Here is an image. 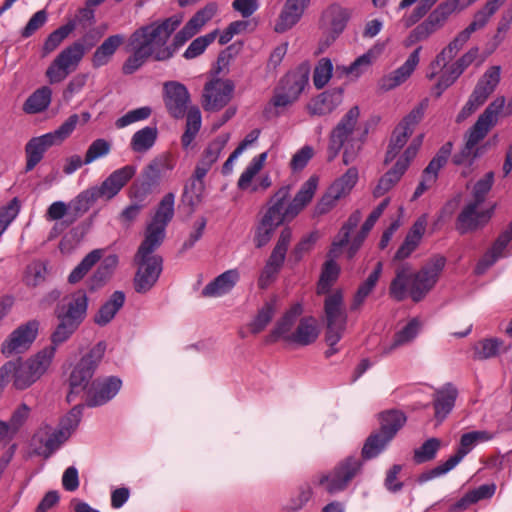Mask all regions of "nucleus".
<instances>
[{
	"instance_id": "42",
	"label": "nucleus",
	"mask_w": 512,
	"mask_h": 512,
	"mask_svg": "<svg viewBox=\"0 0 512 512\" xmlns=\"http://www.w3.org/2000/svg\"><path fill=\"white\" fill-rule=\"evenodd\" d=\"M42 433L47 436L45 440L42 438L39 439L45 447L44 451L41 453L45 458H49L69 438V432L67 430L58 428L51 431V428L47 425L40 429V432L35 438H38Z\"/></svg>"
},
{
	"instance_id": "26",
	"label": "nucleus",
	"mask_w": 512,
	"mask_h": 512,
	"mask_svg": "<svg viewBox=\"0 0 512 512\" xmlns=\"http://www.w3.org/2000/svg\"><path fill=\"white\" fill-rule=\"evenodd\" d=\"M302 312L303 308L300 303L292 305L276 322L274 328L266 336L265 343L272 344L277 342L280 338L287 342V336L291 334L290 331Z\"/></svg>"
},
{
	"instance_id": "33",
	"label": "nucleus",
	"mask_w": 512,
	"mask_h": 512,
	"mask_svg": "<svg viewBox=\"0 0 512 512\" xmlns=\"http://www.w3.org/2000/svg\"><path fill=\"white\" fill-rule=\"evenodd\" d=\"M318 335L316 320L313 317H304L299 321L295 331L287 336V342L307 346L314 343Z\"/></svg>"
},
{
	"instance_id": "50",
	"label": "nucleus",
	"mask_w": 512,
	"mask_h": 512,
	"mask_svg": "<svg viewBox=\"0 0 512 512\" xmlns=\"http://www.w3.org/2000/svg\"><path fill=\"white\" fill-rule=\"evenodd\" d=\"M402 169L403 166H401V164H394V166L379 179L378 184L373 190V196L379 198L390 191L404 175Z\"/></svg>"
},
{
	"instance_id": "7",
	"label": "nucleus",
	"mask_w": 512,
	"mask_h": 512,
	"mask_svg": "<svg viewBox=\"0 0 512 512\" xmlns=\"http://www.w3.org/2000/svg\"><path fill=\"white\" fill-rule=\"evenodd\" d=\"M105 351V342H98L73 366L68 378L69 392L66 396L69 403L90 387L89 383L102 361Z\"/></svg>"
},
{
	"instance_id": "51",
	"label": "nucleus",
	"mask_w": 512,
	"mask_h": 512,
	"mask_svg": "<svg viewBox=\"0 0 512 512\" xmlns=\"http://www.w3.org/2000/svg\"><path fill=\"white\" fill-rule=\"evenodd\" d=\"M103 250L95 249L88 253L68 276V282L76 284L81 281L90 269L101 259Z\"/></svg>"
},
{
	"instance_id": "8",
	"label": "nucleus",
	"mask_w": 512,
	"mask_h": 512,
	"mask_svg": "<svg viewBox=\"0 0 512 512\" xmlns=\"http://www.w3.org/2000/svg\"><path fill=\"white\" fill-rule=\"evenodd\" d=\"M311 67L309 62L300 63L288 71L274 88L271 103L276 108H284L295 103L309 85Z\"/></svg>"
},
{
	"instance_id": "47",
	"label": "nucleus",
	"mask_w": 512,
	"mask_h": 512,
	"mask_svg": "<svg viewBox=\"0 0 512 512\" xmlns=\"http://www.w3.org/2000/svg\"><path fill=\"white\" fill-rule=\"evenodd\" d=\"M52 90L41 87L34 91L24 102L23 110L28 114L40 113L48 108L51 103Z\"/></svg>"
},
{
	"instance_id": "5",
	"label": "nucleus",
	"mask_w": 512,
	"mask_h": 512,
	"mask_svg": "<svg viewBox=\"0 0 512 512\" xmlns=\"http://www.w3.org/2000/svg\"><path fill=\"white\" fill-rule=\"evenodd\" d=\"M80 117L82 123H87L91 115L89 112H82L80 116L72 114L55 131L31 138L25 145V171H32L50 147L65 140L74 131Z\"/></svg>"
},
{
	"instance_id": "11",
	"label": "nucleus",
	"mask_w": 512,
	"mask_h": 512,
	"mask_svg": "<svg viewBox=\"0 0 512 512\" xmlns=\"http://www.w3.org/2000/svg\"><path fill=\"white\" fill-rule=\"evenodd\" d=\"M426 108L427 100L425 99L413 108L394 128L385 154V164L392 162L405 146L416 126L423 119Z\"/></svg>"
},
{
	"instance_id": "29",
	"label": "nucleus",
	"mask_w": 512,
	"mask_h": 512,
	"mask_svg": "<svg viewBox=\"0 0 512 512\" xmlns=\"http://www.w3.org/2000/svg\"><path fill=\"white\" fill-rule=\"evenodd\" d=\"M309 1L310 0H286L275 25V31L283 33L291 29L302 17Z\"/></svg>"
},
{
	"instance_id": "22",
	"label": "nucleus",
	"mask_w": 512,
	"mask_h": 512,
	"mask_svg": "<svg viewBox=\"0 0 512 512\" xmlns=\"http://www.w3.org/2000/svg\"><path fill=\"white\" fill-rule=\"evenodd\" d=\"M479 206L480 205L469 202L459 213L455 228L461 235L478 230L491 219L494 206L486 210L478 211Z\"/></svg>"
},
{
	"instance_id": "17",
	"label": "nucleus",
	"mask_w": 512,
	"mask_h": 512,
	"mask_svg": "<svg viewBox=\"0 0 512 512\" xmlns=\"http://www.w3.org/2000/svg\"><path fill=\"white\" fill-rule=\"evenodd\" d=\"M234 91L233 81L212 79L204 85L202 107L205 111H219L231 100Z\"/></svg>"
},
{
	"instance_id": "48",
	"label": "nucleus",
	"mask_w": 512,
	"mask_h": 512,
	"mask_svg": "<svg viewBox=\"0 0 512 512\" xmlns=\"http://www.w3.org/2000/svg\"><path fill=\"white\" fill-rule=\"evenodd\" d=\"M505 1L506 0H489L482 9L474 14L472 22L464 30L471 36L475 31L484 28L490 17Z\"/></svg>"
},
{
	"instance_id": "12",
	"label": "nucleus",
	"mask_w": 512,
	"mask_h": 512,
	"mask_svg": "<svg viewBox=\"0 0 512 512\" xmlns=\"http://www.w3.org/2000/svg\"><path fill=\"white\" fill-rule=\"evenodd\" d=\"M491 438L487 431H472L465 433L460 438V444L456 453L449 457L444 463L421 473L417 481L424 483L435 477L441 476L452 470L475 446L479 441H487Z\"/></svg>"
},
{
	"instance_id": "44",
	"label": "nucleus",
	"mask_w": 512,
	"mask_h": 512,
	"mask_svg": "<svg viewBox=\"0 0 512 512\" xmlns=\"http://www.w3.org/2000/svg\"><path fill=\"white\" fill-rule=\"evenodd\" d=\"M118 263L117 257L114 255L106 257L96 271L89 278L88 286L91 291H95L104 286L113 274Z\"/></svg>"
},
{
	"instance_id": "38",
	"label": "nucleus",
	"mask_w": 512,
	"mask_h": 512,
	"mask_svg": "<svg viewBox=\"0 0 512 512\" xmlns=\"http://www.w3.org/2000/svg\"><path fill=\"white\" fill-rule=\"evenodd\" d=\"M93 187H90L78 194L69 204V222L74 223L81 218L90 207L98 200Z\"/></svg>"
},
{
	"instance_id": "20",
	"label": "nucleus",
	"mask_w": 512,
	"mask_h": 512,
	"mask_svg": "<svg viewBox=\"0 0 512 512\" xmlns=\"http://www.w3.org/2000/svg\"><path fill=\"white\" fill-rule=\"evenodd\" d=\"M122 386V381L115 376L97 378L92 381L86 391L88 407L102 406L116 396Z\"/></svg>"
},
{
	"instance_id": "16",
	"label": "nucleus",
	"mask_w": 512,
	"mask_h": 512,
	"mask_svg": "<svg viewBox=\"0 0 512 512\" xmlns=\"http://www.w3.org/2000/svg\"><path fill=\"white\" fill-rule=\"evenodd\" d=\"M180 23L181 19L173 16L163 20L161 23L155 22L142 27L133 33L134 42L142 39L155 50L164 48L170 35L177 29Z\"/></svg>"
},
{
	"instance_id": "59",
	"label": "nucleus",
	"mask_w": 512,
	"mask_h": 512,
	"mask_svg": "<svg viewBox=\"0 0 512 512\" xmlns=\"http://www.w3.org/2000/svg\"><path fill=\"white\" fill-rule=\"evenodd\" d=\"M437 30L438 29L428 19H426L410 31L404 41V45L405 47H411L418 42L425 41Z\"/></svg>"
},
{
	"instance_id": "49",
	"label": "nucleus",
	"mask_w": 512,
	"mask_h": 512,
	"mask_svg": "<svg viewBox=\"0 0 512 512\" xmlns=\"http://www.w3.org/2000/svg\"><path fill=\"white\" fill-rule=\"evenodd\" d=\"M381 272L382 263L378 262L368 278L358 287L351 304V310H357L364 303L365 299L375 288Z\"/></svg>"
},
{
	"instance_id": "34",
	"label": "nucleus",
	"mask_w": 512,
	"mask_h": 512,
	"mask_svg": "<svg viewBox=\"0 0 512 512\" xmlns=\"http://www.w3.org/2000/svg\"><path fill=\"white\" fill-rule=\"evenodd\" d=\"M510 346H505L503 340L496 337L485 338L475 342L472 346L474 360L483 361L497 357L501 352L506 353Z\"/></svg>"
},
{
	"instance_id": "39",
	"label": "nucleus",
	"mask_w": 512,
	"mask_h": 512,
	"mask_svg": "<svg viewBox=\"0 0 512 512\" xmlns=\"http://www.w3.org/2000/svg\"><path fill=\"white\" fill-rule=\"evenodd\" d=\"M124 43V36L112 35L96 49L92 57V65L95 68L106 65L116 50Z\"/></svg>"
},
{
	"instance_id": "32",
	"label": "nucleus",
	"mask_w": 512,
	"mask_h": 512,
	"mask_svg": "<svg viewBox=\"0 0 512 512\" xmlns=\"http://www.w3.org/2000/svg\"><path fill=\"white\" fill-rule=\"evenodd\" d=\"M125 300L126 295L123 291H115L94 315V323L101 327L106 326L123 307Z\"/></svg>"
},
{
	"instance_id": "4",
	"label": "nucleus",
	"mask_w": 512,
	"mask_h": 512,
	"mask_svg": "<svg viewBox=\"0 0 512 512\" xmlns=\"http://www.w3.org/2000/svg\"><path fill=\"white\" fill-rule=\"evenodd\" d=\"M160 242L144 239L134 255L136 272L133 279L134 290L144 294L152 289L163 270V258L156 253Z\"/></svg>"
},
{
	"instance_id": "37",
	"label": "nucleus",
	"mask_w": 512,
	"mask_h": 512,
	"mask_svg": "<svg viewBox=\"0 0 512 512\" xmlns=\"http://www.w3.org/2000/svg\"><path fill=\"white\" fill-rule=\"evenodd\" d=\"M278 309V296L273 295L258 310L254 319L249 323L250 332L254 335L261 333L272 321Z\"/></svg>"
},
{
	"instance_id": "43",
	"label": "nucleus",
	"mask_w": 512,
	"mask_h": 512,
	"mask_svg": "<svg viewBox=\"0 0 512 512\" xmlns=\"http://www.w3.org/2000/svg\"><path fill=\"white\" fill-rule=\"evenodd\" d=\"M330 259L326 260L323 264L322 271L320 274L319 281L317 283V294H328L331 286L337 281L340 274V267L334 261L333 257L336 256V250L332 255H329Z\"/></svg>"
},
{
	"instance_id": "56",
	"label": "nucleus",
	"mask_w": 512,
	"mask_h": 512,
	"mask_svg": "<svg viewBox=\"0 0 512 512\" xmlns=\"http://www.w3.org/2000/svg\"><path fill=\"white\" fill-rule=\"evenodd\" d=\"M57 319L59 323L51 335L52 344L49 346L54 348V354L56 353L57 346L66 342L80 326L63 318Z\"/></svg>"
},
{
	"instance_id": "31",
	"label": "nucleus",
	"mask_w": 512,
	"mask_h": 512,
	"mask_svg": "<svg viewBox=\"0 0 512 512\" xmlns=\"http://www.w3.org/2000/svg\"><path fill=\"white\" fill-rule=\"evenodd\" d=\"M500 73V66H491L487 69L483 76L478 80L471 96H473L475 100L477 99L484 104L499 84Z\"/></svg>"
},
{
	"instance_id": "60",
	"label": "nucleus",
	"mask_w": 512,
	"mask_h": 512,
	"mask_svg": "<svg viewBox=\"0 0 512 512\" xmlns=\"http://www.w3.org/2000/svg\"><path fill=\"white\" fill-rule=\"evenodd\" d=\"M360 220H361V213L359 211H355L349 216L348 220L342 226V228L339 232L340 239H338L332 243V247L329 251V255H332V253H334L335 250L342 248L348 244L350 233L354 228L357 227Z\"/></svg>"
},
{
	"instance_id": "18",
	"label": "nucleus",
	"mask_w": 512,
	"mask_h": 512,
	"mask_svg": "<svg viewBox=\"0 0 512 512\" xmlns=\"http://www.w3.org/2000/svg\"><path fill=\"white\" fill-rule=\"evenodd\" d=\"M358 180L356 167L349 168L340 178L334 181L327 193L321 198L316 206L319 214L327 213L341 197L350 193Z\"/></svg>"
},
{
	"instance_id": "14",
	"label": "nucleus",
	"mask_w": 512,
	"mask_h": 512,
	"mask_svg": "<svg viewBox=\"0 0 512 512\" xmlns=\"http://www.w3.org/2000/svg\"><path fill=\"white\" fill-rule=\"evenodd\" d=\"M175 195L169 192L163 196L157 205L151 222L147 225L144 239L163 243L166 227L174 217Z\"/></svg>"
},
{
	"instance_id": "23",
	"label": "nucleus",
	"mask_w": 512,
	"mask_h": 512,
	"mask_svg": "<svg viewBox=\"0 0 512 512\" xmlns=\"http://www.w3.org/2000/svg\"><path fill=\"white\" fill-rule=\"evenodd\" d=\"M88 297L83 290H78L63 299L55 311L57 318H63L80 325L86 317Z\"/></svg>"
},
{
	"instance_id": "24",
	"label": "nucleus",
	"mask_w": 512,
	"mask_h": 512,
	"mask_svg": "<svg viewBox=\"0 0 512 512\" xmlns=\"http://www.w3.org/2000/svg\"><path fill=\"white\" fill-rule=\"evenodd\" d=\"M343 88L328 89L311 98L306 105L311 116H326L331 114L343 101Z\"/></svg>"
},
{
	"instance_id": "54",
	"label": "nucleus",
	"mask_w": 512,
	"mask_h": 512,
	"mask_svg": "<svg viewBox=\"0 0 512 512\" xmlns=\"http://www.w3.org/2000/svg\"><path fill=\"white\" fill-rule=\"evenodd\" d=\"M204 189L203 181L194 180L192 178L190 179V183L185 186L182 202L189 206V213H193L196 206L201 202Z\"/></svg>"
},
{
	"instance_id": "36",
	"label": "nucleus",
	"mask_w": 512,
	"mask_h": 512,
	"mask_svg": "<svg viewBox=\"0 0 512 512\" xmlns=\"http://www.w3.org/2000/svg\"><path fill=\"white\" fill-rule=\"evenodd\" d=\"M326 323L347 324V314L344 308L343 294L340 290L329 294L324 300Z\"/></svg>"
},
{
	"instance_id": "63",
	"label": "nucleus",
	"mask_w": 512,
	"mask_h": 512,
	"mask_svg": "<svg viewBox=\"0 0 512 512\" xmlns=\"http://www.w3.org/2000/svg\"><path fill=\"white\" fill-rule=\"evenodd\" d=\"M333 64L329 58H321L313 73V83L317 89H322L331 79Z\"/></svg>"
},
{
	"instance_id": "35",
	"label": "nucleus",
	"mask_w": 512,
	"mask_h": 512,
	"mask_svg": "<svg viewBox=\"0 0 512 512\" xmlns=\"http://www.w3.org/2000/svg\"><path fill=\"white\" fill-rule=\"evenodd\" d=\"M239 280L236 269L225 271L208 283L202 290L204 297H215L228 293Z\"/></svg>"
},
{
	"instance_id": "40",
	"label": "nucleus",
	"mask_w": 512,
	"mask_h": 512,
	"mask_svg": "<svg viewBox=\"0 0 512 512\" xmlns=\"http://www.w3.org/2000/svg\"><path fill=\"white\" fill-rule=\"evenodd\" d=\"M291 239L292 229L289 226H284L266 264L281 270Z\"/></svg>"
},
{
	"instance_id": "30",
	"label": "nucleus",
	"mask_w": 512,
	"mask_h": 512,
	"mask_svg": "<svg viewBox=\"0 0 512 512\" xmlns=\"http://www.w3.org/2000/svg\"><path fill=\"white\" fill-rule=\"evenodd\" d=\"M128 183V166L111 173L99 186H93L99 199L110 200Z\"/></svg>"
},
{
	"instance_id": "61",
	"label": "nucleus",
	"mask_w": 512,
	"mask_h": 512,
	"mask_svg": "<svg viewBox=\"0 0 512 512\" xmlns=\"http://www.w3.org/2000/svg\"><path fill=\"white\" fill-rule=\"evenodd\" d=\"M419 327L420 323L418 319L413 318L410 320L400 331L395 334L392 345L387 350H385L384 353H389L394 348L411 341L416 337L419 331Z\"/></svg>"
},
{
	"instance_id": "1",
	"label": "nucleus",
	"mask_w": 512,
	"mask_h": 512,
	"mask_svg": "<svg viewBox=\"0 0 512 512\" xmlns=\"http://www.w3.org/2000/svg\"><path fill=\"white\" fill-rule=\"evenodd\" d=\"M318 186V177L311 176L305 181L295 196L291 197V186L283 185L271 195L261 210L254 235L256 248L266 246L276 229L288 226L312 201Z\"/></svg>"
},
{
	"instance_id": "25",
	"label": "nucleus",
	"mask_w": 512,
	"mask_h": 512,
	"mask_svg": "<svg viewBox=\"0 0 512 512\" xmlns=\"http://www.w3.org/2000/svg\"><path fill=\"white\" fill-rule=\"evenodd\" d=\"M422 47H417L407 58L403 65L383 76L379 81V87L383 91L392 90L404 83L413 73L419 63V54Z\"/></svg>"
},
{
	"instance_id": "2",
	"label": "nucleus",
	"mask_w": 512,
	"mask_h": 512,
	"mask_svg": "<svg viewBox=\"0 0 512 512\" xmlns=\"http://www.w3.org/2000/svg\"><path fill=\"white\" fill-rule=\"evenodd\" d=\"M445 264L442 255H434L415 273L410 264H400L389 286L390 297L400 302L409 295L415 303L422 301L436 285Z\"/></svg>"
},
{
	"instance_id": "55",
	"label": "nucleus",
	"mask_w": 512,
	"mask_h": 512,
	"mask_svg": "<svg viewBox=\"0 0 512 512\" xmlns=\"http://www.w3.org/2000/svg\"><path fill=\"white\" fill-rule=\"evenodd\" d=\"M76 28V20H70L49 34L44 42L43 49L46 53L54 51L64 39Z\"/></svg>"
},
{
	"instance_id": "10",
	"label": "nucleus",
	"mask_w": 512,
	"mask_h": 512,
	"mask_svg": "<svg viewBox=\"0 0 512 512\" xmlns=\"http://www.w3.org/2000/svg\"><path fill=\"white\" fill-rule=\"evenodd\" d=\"M54 358V348L45 347L34 357L26 361H14L13 386L17 390H24L35 383L49 368Z\"/></svg>"
},
{
	"instance_id": "57",
	"label": "nucleus",
	"mask_w": 512,
	"mask_h": 512,
	"mask_svg": "<svg viewBox=\"0 0 512 512\" xmlns=\"http://www.w3.org/2000/svg\"><path fill=\"white\" fill-rule=\"evenodd\" d=\"M152 191L153 187L141 180L134 184L132 192L133 202L130 203V218L135 216L143 207L146 206V200Z\"/></svg>"
},
{
	"instance_id": "13",
	"label": "nucleus",
	"mask_w": 512,
	"mask_h": 512,
	"mask_svg": "<svg viewBox=\"0 0 512 512\" xmlns=\"http://www.w3.org/2000/svg\"><path fill=\"white\" fill-rule=\"evenodd\" d=\"M360 117V109L357 105L352 106L341 118L338 124L329 134V143L327 147V161H333L346 142L354 140L352 138L356 125Z\"/></svg>"
},
{
	"instance_id": "27",
	"label": "nucleus",
	"mask_w": 512,
	"mask_h": 512,
	"mask_svg": "<svg viewBox=\"0 0 512 512\" xmlns=\"http://www.w3.org/2000/svg\"><path fill=\"white\" fill-rule=\"evenodd\" d=\"M458 396V390L452 383H446L433 394L434 417L441 423L452 411Z\"/></svg>"
},
{
	"instance_id": "21",
	"label": "nucleus",
	"mask_w": 512,
	"mask_h": 512,
	"mask_svg": "<svg viewBox=\"0 0 512 512\" xmlns=\"http://www.w3.org/2000/svg\"><path fill=\"white\" fill-rule=\"evenodd\" d=\"M190 95L185 85L170 81L164 84V104L169 115L175 119L185 116Z\"/></svg>"
},
{
	"instance_id": "46",
	"label": "nucleus",
	"mask_w": 512,
	"mask_h": 512,
	"mask_svg": "<svg viewBox=\"0 0 512 512\" xmlns=\"http://www.w3.org/2000/svg\"><path fill=\"white\" fill-rule=\"evenodd\" d=\"M173 165L170 163V159L166 155H161L154 158L148 166L145 168L141 181L148 183L153 188L159 184L161 173L164 170H171Z\"/></svg>"
},
{
	"instance_id": "3",
	"label": "nucleus",
	"mask_w": 512,
	"mask_h": 512,
	"mask_svg": "<svg viewBox=\"0 0 512 512\" xmlns=\"http://www.w3.org/2000/svg\"><path fill=\"white\" fill-rule=\"evenodd\" d=\"M505 104L504 97L493 100L478 117L474 125L465 133V144L461 150L452 156L454 165H466L471 167L474 161L481 157L485 151V145L478 144L487 136L489 131L497 124L498 116Z\"/></svg>"
},
{
	"instance_id": "64",
	"label": "nucleus",
	"mask_w": 512,
	"mask_h": 512,
	"mask_svg": "<svg viewBox=\"0 0 512 512\" xmlns=\"http://www.w3.org/2000/svg\"><path fill=\"white\" fill-rule=\"evenodd\" d=\"M318 239L319 234L316 231L304 236L293 248L290 255L291 260L296 264L299 263L303 259L304 255L313 249Z\"/></svg>"
},
{
	"instance_id": "15",
	"label": "nucleus",
	"mask_w": 512,
	"mask_h": 512,
	"mask_svg": "<svg viewBox=\"0 0 512 512\" xmlns=\"http://www.w3.org/2000/svg\"><path fill=\"white\" fill-rule=\"evenodd\" d=\"M361 467L362 462L358 458L350 456L340 462L330 475H322L318 484L321 486L326 484V490L330 494L342 491L360 471Z\"/></svg>"
},
{
	"instance_id": "45",
	"label": "nucleus",
	"mask_w": 512,
	"mask_h": 512,
	"mask_svg": "<svg viewBox=\"0 0 512 512\" xmlns=\"http://www.w3.org/2000/svg\"><path fill=\"white\" fill-rule=\"evenodd\" d=\"M157 137L158 129L156 124L146 126L134 133L130 144L134 152L145 153L154 146Z\"/></svg>"
},
{
	"instance_id": "58",
	"label": "nucleus",
	"mask_w": 512,
	"mask_h": 512,
	"mask_svg": "<svg viewBox=\"0 0 512 512\" xmlns=\"http://www.w3.org/2000/svg\"><path fill=\"white\" fill-rule=\"evenodd\" d=\"M441 441L438 438H429L419 448L414 450L413 460L417 464H422L431 461L435 458Z\"/></svg>"
},
{
	"instance_id": "62",
	"label": "nucleus",
	"mask_w": 512,
	"mask_h": 512,
	"mask_svg": "<svg viewBox=\"0 0 512 512\" xmlns=\"http://www.w3.org/2000/svg\"><path fill=\"white\" fill-rule=\"evenodd\" d=\"M267 152L254 157L238 180V187L242 190L248 188L254 176L262 169L266 160Z\"/></svg>"
},
{
	"instance_id": "19",
	"label": "nucleus",
	"mask_w": 512,
	"mask_h": 512,
	"mask_svg": "<svg viewBox=\"0 0 512 512\" xmlns=\"http://www.w3.org/2000/svg\"><path fill=\"white\" fill-rule=\"evenodd\" d=\"M38 328L39 323L36 320H31L20 325L2 343V354L9 357L14 353H22L26 351L36 339Z\"/></svg>"
},
{
	"instance_id": "41",
	"label": "nucleus",
	"mask_w": 512,
	"mask_h": 512,
	"mask_svg": "<svg viewBox=\"0 0 512 512\" xmlns=\"http://www.w3.org/2000/svg\"><path fill=\"white\" fill-rule=\"evenodd\" d=\"M199 31L188 21L184 27L176 33L173 38V42L171 46H167L159 49L156 52L155 60L163 61L167 60L174 52L181 47L184 43H186L189 39H191L194 35H196Z\"/></svg>"
},
{
	"instance_id": "28",
	"label": "nucleus",
	"mask_w": 512,
	"mask_h": 512,
	"mask_svg": "<svg viewBox=\"0 0 512 512\" xmlns=\"http://www.w3.org/2000/svg\"><path fill=\"white\" fill-rule=\"evenodd\" d=\"M512 240V221L507 228L500 233L492 244V247L483 255L476 266V273L482 274L491 267L503 255V251Z\"/></svg>"
},
{
	"instance_id": "9",
	"label": "nucleus",
	"mask_w": 512,
	"mask_h": 512,
	"mask_svg": "<svg viewBox=\"0 0 512 512\" xmlns=\"http://www.w3.org/2000/svg\"><path fill=\"white\" fill-rule=\"evenodd\" d=\"M94 43L89 35H85L81 40L62 50L46 70L49 82L59 83L76 70L86 51L90 50Z\"/></svg>"
},
{
	"instance_id": "6",
	"label": "nucleus",
	"mask_w": 512,
	"mask_h": 512,
	"mask_svg": "<svg viewBox=\"0 0 512 512\" xmlns=\"http://www.w3.org/2000/svg\"><path fill=\"white\" fill-rule=\"evenodd\" d=\"M378 419L379 430L371 433L363 445L361 456L364 460L378 456L407 421L406 415L397 409L379 413Z\"/></svg>"
},
{
	"instance_id": "53",
	"label": "nucleus",
	"mask_w": 512,
	"mask_h": 512,
	"mask_svg": "<svg viewBox=\"0 0 512 512\" xmlns=\"http://www.w3.org/2000/svg\"><path fill=\"white\" fill-rule=\"evenodd\" d=\"M459 0H445L441 2L427 17L439 30L444 26L449 16L458 8Z\"/></svg>"
},
{
	"instance_id": "52",
	"label": "nucleus",
	"mask_w": 512,
	"mask_h": 512,
	"mask_svg": "<svg viewBox=\"0 0 512 512\" xmlns=\"http://www.w3.org/2000/svg\"><path fill=\"white\" fill-rule=\"evenodd\" d=\"M325 17L329 20L332 39L335 40L344 31L349 20V13L344 8L332 6L327 10Z\"/></svg>"
}]
</instances>
